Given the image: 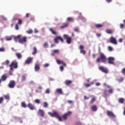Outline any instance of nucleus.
<instances>
[{"label":"nucleus","instance_id":"1","mask_svg":"<svg viewBox=\"0 0 125 125\" xmlns=\"http://www.w3.org/2000/svg\"><path fill=\"white\" fill-rule=\"evenodd\" d=\"M48 114L51 117L56 118L60 122H62V118L61 117L60 115H59V114H58V112L57 111L54 110L53 112H48Z\"/></svg>","mask_w":125,"mask_h":125},{"label":"nucleus","instance_id":"2","mask_svg":"<svg viewBox=\"0 0 125 125\" xmlns=\"http://www.w3.org/2000/svg\"><path fill=\"white\" fill-rule=\"evenodd\" d=\"M18 63L15 62H12V63L9 65L10 70L11 71H13V68H14V69H17L18 67Z\"/></svg>","mask_w":125,"mask_h":125},{"label":"nucleus","instance_id":"3","mask_svg":"<svg viewBox=\"0 0 125 125\" xmlns=\"http://www.w3.org/2000/svg\"><path fill=\"white\" fill-rule=\"evenodd\" d=\"M63 38H64V39L66 40L67 43H68V44L72 43V38L69 37L68 35H63Z\"/></svg>","mask_w":125,"mask_h":125},{"label":"nucleus","instance_id":"4","mask_svg":"<svg viewBox=\"0 0 125 125\" xmlns=\"http://www.w3.org/2000/svg\"><path fill=\"white\" fill-rule=\"evenodd\" d=\"M100 56L101 58V60L102 62L103 63H106V56L105 55V54H104V53H100Z\"/></svg>","mask_w":125,"mask_h":125},{"label":"nucleus","instance_id":"5","mask_svg":"<svg viewBox=\"0 0 125 125\" xmlns=\"http://www.w3.org/2000/svg\"><path fill=\"white\" fill-rule=\"evenodd\" d=\"M108 64H112L114 65L115 64V58L113 57H109L107 59Z\"/></svg>","mask_w":125,"mask_h":125},{"label":"nucleus","instance_id":"6","mask_svg":"<svg viewBox=\"0 0 125 125\" xmlns=\"http://www.w3.org/2000/svg\"><path fill=\"white\" fill-rule=\"evenodd\" d=\"M16 84V83H15V81L12 80L9 82V84H8V86L9 87V88H14Z\"/></svg>","mask_w":125,"mask_h":125},{"label":"nucleus","instance_id":"7","mask_svg":"<svg viewBox=\"0 0 125 125\" xmlns=\"http://www.w3.org/2000/svg\"><path fill=\"white\" fill-rule=\"evenodd\" d=\"M106 115H107L108 117H111V118H116V115L114 113L109 110L106 111Z\"/></svg>","mask_w":125,"mask_h":125},{"label":"nucleus","instance_id":"8","mask_svg":"<svg viewBox=\"0 0 125 125\" xmlns=\"http://www.w3.org/2000/svg\"><path fill=\"white\" fill-rule=\"evenodd\" d=\"M19 42L20 43H21V44H23L24 42H27V38L23 37L22 39H19Z\"/></svg>","mask_w":125,"mask_h":125},{"label":"nucleus","instance_id":"9","mask_svg":"<svg viewBox=\"0 0 125 125\" xmlns=\"http://www.w3.org/2000/svg\"><path fill=\"white\" fill-rule=\"evenodd\" d=\"M70 115H72V112L68 111L67 113L62 115V119H63V120H67V117H68V116H70Z\"/></svg>","mask_w":125,"mask_h":125},{"label":"nucleus","instance_id":"10","mask_svg":"<svg viewBox=\"0 0 125 125\" xmlns=\"http://www.w3.org/2000/svg\"><path fill=\"white\" fill-rule=\"evenodd\" d=\"M58 40H60L62 42H64V40H63V39H62V38H61V37L57 36L54 40L55 43H58Z\"/></svg>","mask_w":125,"mask_h":125},{"label":"nucleus","instance_id":"11","mask_svg":"<svg viewBox=\"0 0 125 125\" xmlns=\"http://www.w3.org/2000/svg\"><path fill=\"white\" fill-rule=\"evenodd\" d=\"M110 42L111 43H113V44H117V40L116 38H114L113 37H111L110 38Z\"/></svg>","mask_w":125,"mask_h":125},{"label":"nucleus","instance_id":"12","mask_svg":"<svg viewBox=\"0 0 125 125\" xmlns=\"http://www.w3.org/2000/svg\"><path fill=\"white\" fill-rule=\"evenodd\" d=\"M83 48H84V47H83V45H80L79 46V49H80V53H82V54H83V55H84V54H85L86 52L84 50H83Z\"/></svg>","mask_w":125,"mask_h":125},{"label":"nucleus","instance_id":"13","mask_svg":"<svg viewBox=\"0 0 125 125\" xmlns=\"http://www.w3.org/2000/svg\"><path fill=\"white\" fill-rule=\"evenodd\" d=\"M33 62V58L28 57L25 62V64H31Z\"/></svg>","mask_w":125,"mask_h":125},{"label":"nucleus","instance_id":"14","mask_svg":"<svg viewBox=\"0 0 125 125\" xmlns=\"http://www.w3.org/2000/svg\"><path fill=\"white\" fill-rule=\"evenodd\" d=\"M99 69L100 70V71L103 72V73H105V74H108V70L104 68L103 66H99Z\"/></svg>","mask_w":125,"mask_h":125},{"label":"nucleus","instance_id":"15","mask_svg":"<svg viewBox=\"0 0 125 125\" xmlns=\"http://www.w3.org/2000/svg\"><path fill=\"white\" fill-rule=\"evenodd\" d=\"M57 63L59 64L60 65V64H62L63 65V67H66L67 65L66 64V63L64 62V61H61L60 60H57Z\"/></svg>","mask_w":125,"mask_h":125},{"label":"nucleus","instance_id":"16","mask_svg":"<svg viewBox=\"0 0 125 125\" xmlns=\"http://www.w3.org/2000/svg\"><path fill=\"white\" fill-rule=\"evenodd\" d=\"M38 115L41 116V117H44V111H43L42 109H39L38 111Z\"/></svg>","mask_w":125,"mask_h":125},{"label":"nucleus","instance_id":"17","mask_svg":"<svg viewBox=\"0 0 125 125\" xmlns=\"http://www.w3.org/2000/svg\"><path fill=\"white\" fill-rule=\"evenodd\" d=\"M27 107H28L30 110H35V106L31 103H29L27 104Z\"/></svg>","mask_w":125,"mask_h":125},{"label":"nucleus","instance_id":"18","mask_svg":"<svg viewBox=\"0 0 125 125\" xmlns=\"http://www.w3.org/2000/svg\"><path fill=\"white\" fill-rule=\"evenodd\" d=\"M40 69H41V67H40V64H36L35 66V70L36 71V72L40 71Z\"/></svg>","mask_w":125,"mask_h":125},{"label":"nucleus","instance_id":"19","mask_svg":"<svg viewBox=\"0 0 125 125\" xmlns=\"http://www.w3.org/2000/svg\"><path fill=\"white\" fill-rule=\"evenodd\" d=\"M105 32L107 34H112L114 33V30L112 29H107L105 30Z\"/></svg>","mask_w":125,"mask_h":125},{"label":"nucleus","instance_id":"20","mask_svg":"<svg viewBox=\"0 0 125 125\" xmlns=\"http://www.w3.org/2000/svg\"><path fill=\"white\" fill-rule=\"evenodd\" d=\"M93 84H94V82H91L90 83H84V85L85 87H89L91 85H92Z\"/></svg>","mask_w":125,"mask_h":125},{"label":"nucleus","instance_id":"21","mask_svg":"<svg viewBox=\"0 0 125 125\" xmlns=\"http://www.w3.org/2000/svg\"><path fill=\"white\" fill-rule=\"evenodd\" d=\"M20 35H18L17 36H15L14 37V40L16 42H18V40L19 41V39H20Z\"/></svg>","mask_w":125,"mask_h":125},{"label":"nucleus","instance_id":"22","mask_svg":"<svg viewBox=\"0 0 125 125\" xmlns=\"http://www.w3.org/2000/svg\"><path fill=\"white\" fill-rule=\"evenodd\" d=\"M6 79H7V76H6V75L5 74H3L1 77V81H3V82H4V81H5V80H6Z\"/></svg>","mask_w":125,"mask_h":125},{"label":"nucleus","instance_id":"23","mask_svg":"<svg viewBox=\"0 0 125 125\" xmlns=\"http://www.w3.org/2000/svg\"><path fill=\"white\" fill-rule=\"evenodd\" d=\"M64 83L66 85H69L72 83V81L71 80H66L64 82Z\"/></svg>","mask_w":125,"mask_h":125},{"label":"nucleus","instance_id":"24","mask_svg":"<svg viewBox=\"0 0 125 125\" xmlns=\"http://www.w3.org/2000/svg\"><path fill=\"white\" fill-rule=\"evenodd\" d=\"M69 26V24L68 23H63V25L60 26V29H64V28H67Z\"/></svg>","mask_w":125,"mask_h":125},{"label":"nucleus","instance_id":"25","mask_svg":"<svg viewBox=\"0 0 125 125\" xmlns=\"http://www.w3.org/2000/svg\"><path fill=\"white\" fill-rule=\"evenodd\" d=\"M91 108L92 111H93L94 112H96V111H97V106H96V105H93L91 106Z\"/></svg>","mask_w":125,"mask_h":125},{"label":"nucleus","instance_id":"26","mask_svg":"<svg viewBox=\"0 0 125 125\" xmlns=\"http://www.w3.org/2000/svg\"><path fill=\"white\" fill-rule=\"evenodd\" d=\"M37 52H38V50H37V48L36 47H34L33 52L32 53V55H35V54H37Z\"/></svg>","mask_w":125,"mask_h":125},{"label":"nucleus","instance_id":"27","mask_svg":"<svg viewBox=\"0 0 125 125\" xmlns=\"http://www.w3.org/2000/svg\"><path fill=\"white\" fill-rule=\"evenodd\" d=\"M56 91L59 94H63V91L61 88L57 89Z\"/></svg>","mask_w":125,"mask_h":125},{"label":"nucleus","instance_id":"28","mask_svg":"<svg viewBox=\"0 0 125 125\" xmlns=\"http://www.w3.org/2000/svg\"><path fill=\"white\" fill-rule=\"evenodd\" d=\"M95 27L97 29H99V28H102V27H103V25L101 24H95Z\"/></svg>","mask_w":125,"mask_h":125},{"label":"nucleus","instance_id":"29","mask_svg":"<svg viewBox=\"0 0 125 125\" xmlns=\"http://www.w3.org/2000/svg\"><path fill=\"white\" fill-rule=\"evenodd\" d=\"M16 56H17L18 59H21V58H22V55L20 53H17L16 54Z\"/></svg>","mask_w":125,"mask_h":125},{"label":"nucleus","instance_id":"30","mask_svg":"<svg viewBox=\"0 0 125 125\" xmlns=\"http://www.w3.org/2000/svg\"><path fill=\"white\" fill-rule=\"evenodd\" d=\"M124 102H125L124 98H121L119 99V103H121V104H123L124 103Z\"/></svg>","mask_w":125,"mask_h":125},{"label":"nucleus","instance_id":"31","mask_svg":"<svg viewBox=\"0 0 125 125\" xmlns=\"http://www.w3.org/2000/svg\"><path fill=\"white\" fill-rule=\"evenodd\" d=\"M21 106L23 107V108H27V105L26 104L25 102H22L21 103Z\"/></svg>","mask_w":125,"mask_h":125},{"label":"nucleus","instance_id":"32","mask_svg":"<svg viewBox=\"0 0 125 125\" xmlns=\"http://www.w3.org/2000/svg\"><path fill=\"white\" fill-rule=\"evenodd\" d=\"M67 21H69V22H73L74 21V19L72 17H68L67 18Z\"/></svg>","mask_w":125,"mask_h":125},{"label":"nucleus","instance_id":"33","mask_svg":"<svg viewBox=\"0 0 125 125\" xmlns=\"http://www.w3.org/2000/svg\"><path fill=\"white\" fill-rule=\"evenodd\" d=\"M50 31L52 32V34H53V35H57V34L56 32H55V31L53 30L52 29V28H50Z\"/></svg>","mask_w":125,"mask_h":125},{"label":"nucleus","instance_id":"34","mask_svg":"<svg viewBox=\"0 0 125 125\" xmlns=\"http://www.w3.org/2000/svg\"><path fill=\"white\" fill-rule=\"evenodd\" d=\"M43 47H44V48H47V47H48V43H47V42L44 43Z\"/></svg>","mask_w":125,"mask_h":125},{"label":"nucleus","instance_id":"35","mask_svg":"<svg viewBox=\"0 0 125 125\" xmlns=\"http://www.w3.org/2000/svg\"><path fill=\"white\" fill-rule=\"evenodd\" d=\"M96 100V98H93L90 102V104H93V103Z\"/></svg>","mask_w":125,"mask_h":125},{"label":"nucleus","instance_id":"36","mask_svg":"<svg viewBox=\"0 0 125 125\" xmlns=\"http://www.w3.org/2000/svg\"><path fill=\"white\" fill-rule=\"evenodd\" d=\"M18 25H22V20L18 19Z\"/></svg>","mask_w":125,"mask_h":125},{"label":"nucleus","instance_id":"37","mask_svg":"<svg viewBox=\"0 0 125 125\" xmlns=\"http://www.w3.org/2000/svg\"><path fill=\"white\" fill-rule=\"evenodd\" d=\"M26 81V76L25 75H23L21 78V82H25Z\"/></svg>","mask_w":125,"mask_h":125},{"label":"nucleus","instance_id":"38","mask_svg":"<svg viewBox=\"0 0 125 125\" xmlns=\"http://www.w3.org/2000/svg\"><path fill=\"white\" fill-rule=\"evenodd\" d=\"M108 90H107V89H105L104 90V95H105V96H108Z\"/></svg>","mask_w":125,"mask_h":125},{"label":"nucleus","instance_id":"39","mask_svg":"<svg viewBox=\"0 0 125 125\" xmlns=\"http://www.w3.org/2000/svg\"><path fill=\"white\" fill-rule=\"evenodd\" d=\"M5 40L7 41H11V40H12V38H11V37H5Z\"/></svg>","mask_w":125,"mask_h":125},{"label":"nucleus","instance_id":"40","mask_svg":"<svg viewBox=\"0 0 125 125\" xmlns=\"http://www.w3.org/2000/svg\"><path fill=\"white\" fill-rule=\"evenodd\" d=\"M48 106V104H47V103L46 102H44L43 103V107L44 108H46Z\"/></svg>","mask_w":125,"mask_h":125},{"label":"nucleus","instance_id":"41","mask_svg":"<svg viewBox=\"0 0 125 125\" xmlns=\"http://www.w3.org/2000/svg\"><path fill=\"white\" fill-rule=\"evenodd\" d=\"M35 103H37V104H40L41 103V101L39 99H36L35 100Z\"/></svg>","mask_w":125,"mask_h":125},{"label":"nucleus","instance_id":"42","mask_svg":"<svg viewBox=\"0 0 125 125\" xmlns=\"http://www.w3.org/2000/svg\"><path fill=\"white\" fill-rule=\"evenodd\" d=\"M5 99H6L7 100H9L10 98H9V95H6L4 96Z\"/></svg>","mask_w":125,"mask_h":125},{"label":"nucleus","instance_id":"43","mask_svg":"<svg viewBox=\"0 0 125 125\" xmlns=\"http://www.w3.org/2000/svg\"><path fill=\"white\" fill-rule=\"evenodd\" d=\"M26 32L27 33V34H33V30L32 29H30L28 31H27Z\"/></svg>","mask_w":125,"mask_h":125},{"label":"nucleus","instance_id":"44","mask_svg":"<svg viewBox=\"0 0 125 125\" xmlns=\"http://www.w3.org/2000/svg\"><path fill=\"white\" fill-rule=\"evenodd\" d=\"M124 80H125V79L124 78L122 77L120 79L118 80V81L119 82V83H122V82H123L124 81Z\"/></svg>","mask_w":125,"mask_h":125},{"label":"nucleus","instance_id":"45","mask_svg":"<svg viewBox=\"0 0 125 125\" xmlns=\"http://www.w3.org/2000/svg\"><path fill=\"white\" fill-rule=\"evenodd\" d=\"M107 48L109 51H113V48L112 47L108 46Z\"/></svg>","mask_w":125,"mask_h":125},{"label":"nucleus","instance_id":"46","mask_svg":"<svg viewBox=\"0 0 125 125\" xmlns=\"http://www.w3.org/2000/svg\"><path fill=\"white\" fill-rule=\"evenodd\" d=\"M45 93H46L47 94H49V93H50V91H49V89H46L45 91Z\"/></svg>","mask_w":125,"mask_h":125},{"label":"nucleus","instance_id":"47","mask_svg":"<svg viewBox=\"0 0 125 125\" xmlns=\"http://www.w3.org/2000/svg\"><path fill=\"white\" fill-rule=\"evenodd\" d=\"M74 31H75V32H80V29H79V27H77L76 28H75L74 29Z\"/></svg>","mask_w":125,"mask_h":125},{"label":"nucleus","instance_id":"48","mask_svg":"<svg viewBox=\"0 0 125 125\" xmlns=\"http://www.w3.org/2000/svg\"><path fill=\"white\" fill-rule=\"evenodd\" d=\"M3 102V97H0V104H1Z\"/></svg>","mask_w":125,"mask_h":125},{"label":"nucleus","instance_id":"49","mask_svg":"<svg viewBox=\"0 0 125 125\" xmlns=\"http://www.w3.org/2000/svg\"><path fill=\"white\" fill-rule=\"evenodd\" d=\"M121 72L123 74V75H124V76H125V68H123Z\"/></svg>","mask_w":125,"mask_h":125},{"label":"nucleus","instance_id":"50","mask_svg":"<svg viewBox=\"0 0 125 125\" xmlns=\"http://www.w3.org/2000/svg\"><path fill=\"white\" fill-rule=\"evenodd\" d=\"M15 29L16 30H19V27L18 26V24H16L15 25Z\"/></svg>","mask_w":125,"mask_h":125},{"label":"nucleus","instance_id":"51","mask_svg":"<svg viewBox=\"0 0 125 125\" xmlns=\"http://www.w3.org/2000/svg\"><path fill=\"white\" fill-rule=\"evenodd\" d=\"M60 70L61 72H62L63 70H64V67L63 66H61L60 67Z\"/></svg>","mask_w":125,"mask_h":125},{"label":"nucleus","instance_id":"52","mask_svg":"<svg viewBox=\"0 0 125 125\" xmlns=\"http://www.w3.org/2000/svg\"><path fill=\"white\" fill-rule=\"evenodd\" d=\"M100 60H101V59L100 58H98L96 60V62L97 63H99V62H100Z\"/></svg>","mask_w":125,"mask_h":125},{"label":"nucleus","instance_id":"53","mask_svg":"<svg viewBox=\"0 0 125 125\" xmlns=\"http://www.w3.org/2000/svg\"><path fill=\"white\" fill-rule=\"evenodd\" d=\"M54 53H59V50H54L53 51Z\"/></svg>","mask_w":125,"mask_h":125},{"label":"nucleus","instance_id":"54","mask_svg":"<svg viewBox=\"0 0 125 125\" xmlns=\"http://www.w3.org/2000/svg\"><path fill=\"white\" fill-rule=\"evenodd\" d=\"M89 99V97H87L86 96H84V100H87Z\"/></svg>","mask_w":125,"mask_h":125},{"label":"nucleus","instance_id":"55","mask_svg":"<svg viewBox=\"0 0 125 125\" xmlns=\"http://www.w3.org/2000/svg\"><path fill=\"white\" fill-rule=\"evenodd\" d=\"M120 27L121 29H123L125 27V24L121 23L120 24Z\"/></svg>","mask_w":125,"mask_h":125},{"label":"nucleus","instance_id":"56","mask_svg":"<svg viewBox=\"0 0 125 125\" xmlns=\"http://www.w3.org/2000/svg\"><path fill=\"white\" fill-rule=\"evenodd\" d=\"M108 91L109 93L112 94L113 93V89H110Z\"/></svg>","mask_w":125,"mask_h":125},{"label":"nucleus","instance_id":"57","mask_svg":"<svg viewBox=\"0 0 125 125\" xmlns=\"http://www.w3.org/2000/svg\"><path fill=\"white\" fill-rule=\"evenodd\" d=\"M48 66H49V64L48 63H45L43 65V66L45 67V68H46V67H48Z\"/></svg>","mask_w":125,"mask_h":125},{"label":"nucleus","instance_id":"58","mask_svg":"<svg viewBox=\"0 0 125 125\" xmlns=\"http://www.w3.org/2000/svg\"><path fill=\"white\" fill-rule=\"evenodd\" d=\"M29 16H30V13L26 14L25 17H26V18H29Z\"/></svg>","mask_w":125,"mask_h":125},{"label":"nucleus","instance_id":"59","mask_svg":"<svg viewBox=\"0 0 125 125\" xmlns=\"http://www.w3.org/2000/svg\"><path fill=\"white\" fill-rule=\"evenodd\" d=\"M34 33H35V34H37V33H39V31H38V29H37V28H35V29H34Z\"/></svg>","mask_w":125,"mask_h":125},{"label":"nucleus","instance_id":"60","mask_svg":"<svg viewBox=\"0 0 125 125\" xmlns=\"http://www.w3.org/2000/svg\"><path fill=\"white\" fill-rule=\"evenodd\" d=\"M76 125H83L82 124V123L78 122L76 123Z\"/></svg>","mask_w":125,"mask_h":125},{"label":"nucleus","instance_id":"61","mask_svg":"<svg viewBox=\"0 0 125 125\" xmlns=\"http://www.w3.org/2000/svg\"><path fill=\"white\" fill-rule=\"evenodd\" d=\"M30 21H35V18H34V17H31V18H30Z\"/></svg>","mask_w":125,"mask_h":125},{"label":"nucleus","instance_id":"62","mask_svg":"<svg viewBox=\"0 0 125 125\" xmlns=\"http://www.w3.org/2000/svg\"><path fill=\"white\" fill-rule=\"evenodd\" d=\"M67 102L69 103V104H72V103H73V101L68 100Z\"/></svg>","mask_w":125,"mask_h":125},{"label":"nucleus","instance_id":"63","mask_svg":"<svg viewBox=\"0 0 125 125\" xmlns=\"http://www.w3.org/2000/svg\"><path fill=\"white\" fill-rule=\"evenodd\" d=\"M4 51V49L3 48H0V52Z\"/></svg>","mask_w":125,"mask_h":125},{"label":"nucleus","instance_id":"64","mask_svg":"<svg viewBox=\"0 0 125 125\" xmlns=\"http://www.w3.org/2000/svg\"><path fill=\"white\" fill-rule=\"evenodd\" d=\"M9 64V61L6 60V65H8Z\"/></svg>","mask_w":125,"mask_h":125}]
</instances>
